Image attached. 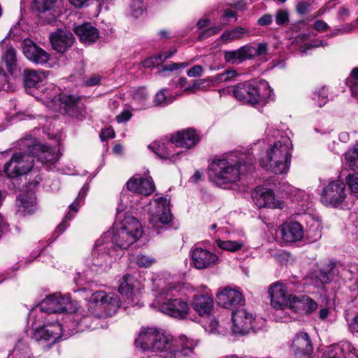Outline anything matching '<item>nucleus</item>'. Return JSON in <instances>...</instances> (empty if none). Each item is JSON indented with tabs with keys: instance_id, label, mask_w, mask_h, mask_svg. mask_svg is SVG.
<instances>
[{
	"instance_id": "obj_1",
	"label": "nucleus",
	"mask_w": 358,
	"mask_h": 358,
	"mask_svg": "<svg viewBox=\"0 0 358 358\" xmlns=\"http://www.w3.org/2000/svg\"><path fill=\"white\" fill-rule=\"evenodd\" d=\"M135 344L143 351L165 352V358H184L193 355L197 342L185 335L174 340L169 334L146 327L141 329Z\"/></svg>"
},
{
	"instance_id": "obj_2",
	"label": "nucleus",
	"mask_w": 358,
	"mask_h": 358,
	"mask_svg": "<svg viewBox=\"0 0 358 358\" xmlns=\"http://www.w3.org/2000/svg\"><path fill=\"white\" fill-rule=\"evenodd\" d=\"M254 159L243 153L232 152L215 158L208 167L210 182L219 187L233 183L253 169Z\"/></svg>"
},
{
	"instance_id": "obj_3",
	"label": "nucleus",
	"mask_w": 358,
	"mask_h": 358,
	"mask_svg": "<svg viewBox=\"0 0 358 358\" xmlns=\"http://www.w3.org/2000/svg\"><path fill=\"white\" fill-rule=\"evenodd\" d=\"M266 132L267 136H272L275 139L280 136V138L268 144L266 152L260 157V165L275 174L287 173L292 158V143L290 138L280 135L279 130L272 127L268 128Z\"/></svg>"
},
{
	"instance_id": "obj_4",
	"label": "nucleus",
	"mask_w": 358,
	"mask_h": 358,
	"mask_svg": "<svg viewBox=\"0 0 358 358\" xmlns=\"http://www.w3.org/2000/svg\"><path fill=\"white\" fill-rule=\"evenodd\" d=\"M27 325L32 330V338L44 350H49L54 344L58 342L63 336L73 332L64 334L69 324L62 325L57 322H51L50 319L45 317V314L38 310H31L27 319Z\"/></svg>"
},
{
	"instance_id": "obj_5",
	"label": "nucleus",
	"mask_w": 358,
	"mask_h": 358,
	"mask_svg": "<svg viewBox=\"0 0 358 358\" xmlns=\"http://www.w3.org/2000/svg\"><path fill=\"white\" fill-rule=\"evenodd\" d=\"M90 300V307L94 304V312L92 315L83 316L76 322V331L96 329L99 319L113 315L120 307L119 297L104 291L96 292L92 295Z\"/></svg>"
},
{
	"instance_id": "obj_6",
	"label": "nucleus",
	"mask_w": 358,
	"mask_h": 358,
	"mask_svg": "<svg viewBox=\"0 0 358 358\" xmlns=\"http://www.w3.org/2000/svg\"><path fill=\"white\" fill-rule=\"evenodd\" d=\"M233 95L243 103L259 108L272 99L273 91L267 81L261 80L255 83H238L233 90Z\"/></svg>"
},
{
	"instance_id": "obj_7",
	"label": "nucleus",
	"mask_w": 358,
	"mask_h": 358,
	"mask_svg": "<svg viewBox=\"0 0 358 358\" xmlns=\"http://www.w3.org/2000/svg\"><path fill=\"white\" fill-rule=\"evenodd\" d=\"M158 310L169 316L184 319L189 313L187 303L180 298H173L171 289H162L154 303Z\"/></svg>"
},
{
	"instance_id": "obj_8",
	"label": "nucleus",
	"mask_w": 358,
	"mask_h": 358,
	"mask_svg": "<svg viewBox=\"0 0 358 358\" xmlns=\"http://www.w3.org/2000/svg\"><path fill=\"white\" fill-rule=\"evenodd\" d=\"M231 333L234 335H245L250 329L257 330L262 327L264 320L256 319L245 309H238L232 313Z\"/></svg>"
},
{
	"instance_id": "obj_9",
	"label": "nucleus",
	"mask_w": 358,
	"mask_h": 358,
	"mask_svg": "<svg viewBox=\"0 0 358 358\" xmlns=\"http://www.w3.org/2000/svg\"><path fill=\"white\" fill-rule=\"evenodd\" d=\"M20 145L27 148L28 152L43 164L50 166L54 164L59 158L58 151L52 147L37 143L34 138H23L20 140Z\"/></svg>"
},
{
	"instance_id": "obj_10",
	"label": "nucleus",
	"mask_w": 358,
	"mask_h": 358,
	"mask_svg": "<svg viewBox=\"0 0 358 358\" xmlns=\"http://www.w3.org/2000/svg\"><path fill=\"white\" fill-rule=\"evenodd\" d=\"M25 152H17L13 155L12 158L8 162L3 169V173L9 178H16L20 176L28 173L34 165L32 155L28 150Z\"/></svg>"
},
{
	"instance_id": "obj_11",
	"label": "nucleus",
	"mask_w": 358,
	"mask_h": 358,
	"mask_svg": "<svg viewBox=\"0 0 358 358\" xmlns=\"http://www.w3.org/2000/svg\"><path fill=\"white\" fill-rule=\"evenodd\" d=\"M170 201L160 197L154 202L153 207L149 210L150 224L159 233V229L166 228V225L172 220L173 215L170 210Z\"/></svg>"
},
{
	"instance_id": "obj_12",
	"label": "nucleus",
	"mask_w": 358,
	"mask_h": 358,
	"mask_svg": "<svg viewBox=\"0 0 358 358\" xmlns=\"http://www.w3.org/2000/svg\"><path fill=\"white\" fill-rule=\"evenodd\" d=\"M71 309L72 304L69 294L62 295L60 293H55L48 296L34 310H37L38 313L42 312L45 314V317L48 318L49 314L69 312Z\"/></svg>"
},
{
	"instance_id": "obj_13",
	"label": "nucleus",
	"mask_w": 358,
	"mask_h": 358,
	"mask_svg": "<svg viewBox=\"0 0 358 358\" xmlns=\"http://www.w3.org/2000/svg\"><path fill=\"white\" fill-rule=\"evenodd\" d=\"M345 185L340 180L329 182L321 194V202L327 207L337 208L345 200Z\"/></svg>"
},
{
	"instance_id": "obj_14",
	"label": "nucleus",
	"mask_w": 358,
	"mask_h": 358,
	"mask_svg": "<svg viewBox=\"0 0 358 358\" xmlns=\"http://www.w3.org/2000/svg\"><path fill=\"white\" fill-rule=\"evenodd\" d=\"M115 249L113 243L108 242L101 236L95 243L92 254V262L95 266L106 268L113 262Z\"/></svg>"
},
{
	"instance_id": "obj_15",
	"label": "nucleus",
	"mask_w": 358,
	"mask_h": 358,
	"mask_svg": "<svg viewBox=\"0 0 358 358\" xmlns=\"http://www.w3.org/2000/svg\"><path fill=\"white\" fill-rule=\"evenodd\" d=\"M268 294L271 305L276 310L289 308L292 297L294 296L289 292L287 286L280 282L270 286Z\"/></svg>"
},
{
	"instance_id": "obj_16",
	"label": "nucleus",
	"mask_w": 358,
	"mask_h": 358,
	"mask_svg": "<svg viewBox=\"0 0 358 358\" xmlns=\"http://www.w3.org/2000/svg\"><path fill=\"white\" fill-rule=\"evenodd\" d=\"M48 99L51 100V105H58L61 113H64L70 116L78 117L80 114L81 107L79 105V97L73 95L59 94V96H47Z\"/></svg>"
},
{
	"instance_id": "obj_17",
	"label": "nucleus",
	"mask_w": 358,
	"mask_h": 358,
	"mask_svg": "<svg viewBox=\"0 0 358 358\" xmlns=\"http://www.w3.org/2000/svg\"><path fill=\"white\" fill-rule=\"evenodd\" d=\"M108 242L113 243V248L120 249H127L131 245L136 242L134 236L129 234L128 232L113 224V227L108 231L103 233L101 236Z\"/></svg>"
},
{
	"instance_id": "obj_18",
	"label": "nucleus",
	"mask_w": 358,
	"mask_h": 358,
	"mask_svg": "<svg viewBox=\"0 0 358 358\" xmlns=\"http://www.w3.org/2000/svg\"><path fill=\"white\" fill-rule=\"evenodd\" d=\"M219 262L218 256L206 249L195 247L191 251V264L197 269L211 268Z\"/></svg>"
},
{
	"instance_id": "obj_19",
	"label": "nucleus",
	"mask_w": 358,
	"mask_h": 358,
	"mask_svg": "<svg viewBox=\"0 0 358 358\" xmlns=\"http://www.w3.org/2000/svg\"><path fill=\"white\" fill-rule=\"evenodd\" d=\"M290 348L296 358H311L313 345L309 335L303 331L297 333L290 344Z\"/></svg>"
},
{
	"instance_id": "obj_20",
	"label": "nucleus",
	"mask_w": 358,
	"mask_h": 358,
	"mask_svg": "<svg viewBox=\"0 0 358 358\" xmlns=\"http://www.w3.org/2000/svg\"><path fill=\"white\" fill-rule=\"evenodd\" d=\"M255 204L258 208H282V203L275 197L273 191L257 187L252 194Z\"/></svg>"
},
{
	"instance_id": "obj_21",
	"label": "nucleus",
	"mask_w": 358,
	"mask_h": 358,
	"mask_svg": "<svg viewBox=\"0 0 358 358\" xmlns=\"http://www.w3.org/2000/svg\"><path fill=\"white\" fill-rule=\"evenodd\" d=\"M217 303L224 308H232L237 306H242L245 299L242 293L229 287H225L217 294Z\"/></svg>"
},
{
	"instance_id": "obj_22",
	"label": "nucleus",
	"mask_w": 358,
	"mask_h": 358,
	"mask_svg": "<svg viewBox=\"0 0 358 358\" xmlns=\"http://www.w3.org/2000/svg\"><path fill=\"white\" fill-rule=\"evenodd\" d=\"M343 353L345 358H358V347L349 341H343L340 345L329 346L322 353L321 358H342Z\"/></svg>"
},
{
	"instance_id": "obj_23",
	"label": "nucleus",
	"mask_w": 358,
	"mask_h": 358,
	"mask_svg": "<svg viewBox=\"0 0 358 358\" xmlns=\"http://www.w3.org/2000/svg\"><path fill=\"white\" fill-rule=\"evenodd\" d=\"M23 53L31 62L43 64L49 59V55L30 39H24L22 43Z\"/></svg>"
},
{
	"instance_id": "obj_24",
	"label": "nucleus",
	"mask_w": 358,
	"mask_h": 358,
	"mask_svg": "<svg viewBox=\"0 0 358 358\" xmlns=\"http://www.w3.org/2000/svg\"><path fill=\"white\" fill-rule=\"evenodd\" d=\"M282 241L286 243H293L302 239L304 231L302 225L297 222H286L280 228Z\"/></svg>"
},
{
	"instance_id": "obj_25",
	"label": "nucleus",
	"mask_w": 358,
	"mask_h": 358,
	"mask_svg": "<svg viewBox=\"0 0 358 358\" xmlns=\"http://www.w3.org/2000/svg\"><path fill=\"white\" fill-rule=\"evenodd\" d=\"M317 308V303L313 299L306 295L294 296L289 306V309L299 314H311Z\"/></svg>"
},
{
	"instance_id": "obj_26",
	"label": "nucleus",
	"mask_w": 358,
	"mask_h": 358,
	"mask_svg": "<svg viewBox=\"0 0 358 358\" xmlns=\"http://www.w3.org/2000/svg\"><path fill=\"white\" fill-rule=\"evenodd\" d=\"M213 305V296L207 292L195 294L192 301L193 309L202 317L210 315Z\"/></svg>"
},
{
	"instance_id": "obj_27",
	"label": "nucleus",
	"mask_w": 358,
	"mask_h": 358,
	"mask_svg": "<svg viewBox=\"0 0 358 358\" xmlns=\"http://www.w3.org/2000/svg\"><path fill=\"white\" fill-rule=\"evenodd\" d=\"M50 41L55 50L64 52L73 45L74 38L71 31L59 29L51 34Z\"/></svg>"
},
{
	"instance_id": "obj_28",
	"label": "nucleus",
	"mask_w": 358,
	"mask_h": 358,
	"mask_svg": "<svg viewBox=\"0 0 358 358\" xmlns=\"http://www.w3.org/2000/svg\"><path fill=\"white\" fill-rule=\"evenodd\" d=\"M32 8L41 13L40 17L50 23L55 20L57 10L55 9V0H29Z\"/></svg>"
},
{
	"instance_id": "obj_29",
	"label": "nucleus",
	"mask_w": 358,
	"mask_h": 358,
	"mask_svg": "<svg viewBox=\"0 0 358 358\" xmlns=\"http://www.w3.org/2000/svg\"><path fill=\"white\" fill-rule=\"evenodd\" d=\"M127 187L129 191L146 196L152 194L155 189L151 179L143 178L140 176H134L130 178L127 182Z\"/></svg>"
},
{
	"instance_id": "obj_30",
	"label": "nucleus",
	"mask_w": 358,
	"mask_h": 358,
	"mask_svg": "<svg viewBox=\"0 0 358 358\" xmlns=\"http://www.w3.org/2000/svg\"><path fill=\"white\" fill-rule=\"evenodd\" d=\"M171 141L177 147L190 149L198 143L199 137L194 129H187L173 136Z\"/></svg>"
},
{
	"instance_id": "obj_31",
	"label": "nucleus",
	"mask_w": 358,
	"mask_h": 358,
	"mask_svg": "<svg viewBox=\"0 0 358 358\" xmlns=\"http://www.w3.org/2000/svg\"><path fill=\"white\" fill-rule=\"evenodd\" d=\"M114 224L128 232L131 236H134L136 241L143 234L142 226L140 222L130 215H127L121 222H115Z\"/></svg>"
},
{
	"instance_id": "obj_32",
	"label": "nucleus",
	"mask_w": 358,
	"mask_h": 358,
	"mask_svg": "<svg viewBox=\"0 0 358 358\" xmlns=\"http://www.w3.org/2000/svg\"><path fill=\"white\" fill-rule=\"evenodd\" d=\"M252 50L243 45L237 50L225 51L224 53V59L227 63L233 65H238L245 60L250 59V56Z\"/></svg>"
},
{
	"instance_id": "obj_33",
	"label": "nucleus",
	"mask_w": 358,
	"mask_h": 358,
	"mask_svg": "<svg viewBox=\"0 0 358 358\" xmlns=\"http://www.w3.org/2000/svg\"><path fill=\"white\" fill-rule=\"evenodd\" d=\"M76 34L84 43H94L99 36V31L90 23H85L74 28Z\"/></svg>"
},
{
	"instance_id": "obj_34",
	"label": "nucleus",
	"mask_w": 358,
	"mask_h": 358,
	"mask_svg": "<svg viewBox=\"0 0 358 358\" xmlns=\"http://www.w3.org/2000/svg\"><path fill=\"white\" fill-rule=\"evenodd\" d=\"M17 212L20 215L33 213L36 209V199L33 194H21L17 199Z\"/></svg>"
},
{
	"instance_id": "obj_35",
	"label": "nucleus",
	"mask_w": 358,
	"mask_h": 358,
	"mask_svg": "<svg viewBox=\"0 0 358 358\" xmlns=\"http://www.w3.org/2000/svg\"><path fill=\"white\" fill-rule=\"evenodd\" d=\"M47 78L46 72L24 70V85L27 88H39L43 85Z\"/></svg>"
},
{
	"instance_id": "obj_36",
	"label": "nucleus",
	"mask_w": 358,
	"mask_h": 358,
	"mask_svg": "<svg viewBox=\"0 0 358 358\" xmlns=\"http://www.w3.org/2000/svg\"><path fill=\"white\" fill-rule=\"evenodd\" d=\"M173 143L171 142H157L155 141L149 145V148L161 159H169L172 162H176V156L171 154V149L173 148Z\"/></svg>"
},
{
	"instance_id": "obj_37",
	"label": "nucleus",
	"mask_w": 358,
	"mask_h": 358,
	"mask_svg": "<svg viewBox=\"0 0 358 358\" xmlns=\"http://www.w3.org/2000/svg\"><path fill=\"white\" fill-rule=\"evenodd\" d=\"M337 273V269L334 264H329L326 268L321 269L315 274V287H320L324 284L329 283Z\"/></svg>"
},
{
	"instance_id": "obj_38",
	"label": "nucleus",
	"mask_w": 358,
	"mask_h": 358,
	"mask_svg": "<svg viewBox=\"0 0 358 358\" xmlns=\"http://www.w3.org/2000/svg\"><path fill=\"white\" fill-rule=\"evenodd\" d=\"M141 289V285L134 276L130 274L124 275L119 286L118 291L122 295H128L130 293Z\"/></svg>"
},
{
	"instance_id": "obj_39",
	"label": "nucleus",
	"mask_w": 358,
	"mask_h": 358,
	"mask_svg": "<svg viewBox=\"0 0 358 358\" xmlns=\"http://www.w3.org/2000/svg\"><path fill=\"white\" fill-rule=\"evenodd\" d=\"M8 358H34V356L28 343L19 340Z\"/></svg>"
},
{
	"instance_id": "obj_40",
	"label": "nucleus",
	"mask_w": 358,
	"mask_h": 358,
	"mask_svg": "<svg viewBox=\"0 0 358 358\" xmlns=\"http://www.w3.org/2000/svg\"><path fill=\"white\" fill-rule=\"evenodd\" d=\"M248 32V31L246 29L237 27L233 29L224 31L219 39L223 43L227 44L243 38Z\"/></svg>"
},
{
	"instance_id": "obj_41",
	"label": "nucleus",
	"mask_w": 358,
	"mask_h": 358,
	"mask_svg": "<svg viewBox=\"0 0 358 358\" xmlns=\"http://www.w3.org/2000/svg\"><path fill=\"white\" fill-rule=\"evenodd\" d=\"M2 59L6 63L8 71L13 73L17 67V57L15 50L10 46L3 52Z\"/></svg>"
},
{
	"instance_id": "obj_42",
	"label": "nucleus",
	"mask_w": 358,
	"mask_h": 358,
	"mask_svg": "<svg viewBox=\"0 0 358 358\" xmlns=\"http://www.w3.org/2000/svg\"><path fill=\"white\" fill-rule=\"evenodd\" d=\"M217 245L224 250L229 252H236L241 250L244 245V242L241 240L238 241H222L218 239L216 241Z\"/></svg>"
},
{
	"instance_id": "obj_43",
	"label": "nucleus",
	"mask_w": 358,
	"mask_h": 358,
	"mask_svg": "<svg viewBox=\"0 0 358 358\" xmlns=\"http://www.w3.org/2000/svg\"><path fill=\"white\" fill-rule=\"evenodd\" d=\"M311 99L315 106L321 108L328 101V90L325 87L317 89L313 92Z\"/></svg>"
},
{
	"instance_id": "obj_44",
	"label": "nucleus",
	"mask_w": 358,
	"mask_h": 358,
	"mask_svg": "<svg viewBox=\"0 0 358 358\" xmlns=\"http://www.w3.org/2000/svg\"><path fill=\"white\" fill-rule=\"evenodd\" d=\"M346 84L350 87L352 96L358 99V67L352 70L346 79Z\"/></svg>"
},
{
	"instance_id": "obj_45",
	"label": "nucleus",
	"mask_w": 358,
	"mask_h": 358,
	"mask_svg": "<svg viewBox=\"0 0 358 358\" xmlns=\"http://www.w3.org/2000/svg\"><path fill=\"white\" fill-rule=\"evenodd\" d=\"M345 159L351 169H358V145L345 153Z\"/></svg>"
},
{
	"instance_id": "obj_46",
	"label": "nucleus",
	"mask_w": 358,
	"mask_h": 358,
	"mask_svg": "<svg viewBox=\"0 0 358 358\" xmlns=\"http://www.w3.org/2000/svg\"><path fill=\"white\" fill-rule=\"evenodd\" d=\"M166 89H162L155 94L154 103L157 106H166L173 101V97L166 95Z\"/></svg>"
},
{
	"instance_id": "obj_47",
	"label": "nucleus",
	"mask_w": 358,
	"mask_h": 358,
	"mask_svg": "<svg viewBox=\"0 0 358 358\" xmlns=\"http://www.w3.org/2000/svg\"><path fill=\"white\" fill-rule=\"evenodd\" d=\"M289 20V13L286 9H278L275 13V23L279 26L287 24Z\"/></svg>"
},
{
	"instance_id": "obj_48",
	"label": "nucleus",
	"mask_w": 358,
	"mask_h": 358,
	"mask_svg": "<svg viewBox=\"0 0 358 358\" xmlns=\"http://www.w3.org/2000/svg\"><path fill=\"white\" fill-rule=\"evenodd\" d=\"M127 296V303L134 307L140 308L143 306V303L141 301V289L138 292L130 293Z\"/></svg>"
},
{
	"instance_id": "obj_49",
	"label": "nucleus",
	"mask_w": 358,
	"mask_h": 358,
	"mask_svg": "<svg viewBox=\"0 0 358 358\" xmlns=\"http://www.w3.org/2000/svg\"><path fill=\"white\" fill-rule=\"evenodd\" d=\"M222 29V25L213 27L201 31L198 36V40L203 41L219 33Z\"/></svg>"
},
{
	"instance_id": "obj_50",
	"label": "nucleus",
	"mask_w": 358,
	"mask_h": 358,
	"mask_svg": "<svg viewBox=\"0 0 358 358\" xmlns=\"http://www.w3.org/2000/svg\"><path fill=\"white\" fill-rule=\"evenodd\" d=\"M248 48H251V55L250 58L252 59L254 57L261 56L267 54L268 52V44L266 43H260L257 45V47H253L252 45H247Z\"/></svg>"
},
{
	"instance_id": "obj_51",
	"label": "nucleus",
	"mask_w": 358,
	"mask_h": 358,
	"mask_svg": "<svg viewBox=\"0 0 358 358\" xmlns=\"http://www.w3.org/2000/svg\"><path fill=\"white\" fill-rule=\"evenodd\" d=\"M346 183L352 193L358 196V173L348 175L346 177Z\"/></svg>"
},
{
	"instance_id": "obj_52",
	"label": "nucleus",
	"mask_w": 358,
	"mask_h": 358,
	"mask_svg": "<svg viewBox=\"0 0 358 358\" xmlns=\"http://www.w3.org/2000/svg\"><path fill=\"white\" fill-rule=\"evenodd\" d=\"M74 212L69 211L63 219L62 222L57 226L56 228L55 233L57 234V237L63 233L66 229L68 227L69 224L67 223L68 221L72 220L75 217Z\"/></svg>"
},
{
	"instance_id": "obj_53",
	"label": "nucleus",
	"mask_w": 358,
	"mask_h": 358,
	"mask_svg": "<svg viewBox=\"0 0 358 358\" xmlns=\"http://www.w3.org/2000/svg\"><path fill=\"white\" fill-rule=\"evenodd\" d=\"M135 261L140 267L147 268L152 265L154 262V259L151 257L140 254L136 256Z\"/></svg>"
},
{
	"instance_id": "obj_54",
	"label": "nucleus",
	"mask_w": 358,
	"mask_h": 358,
	"mask_svg": "<svg viewBox=\"0 0 358 358\" xmlns=\"http://www.w3.org/2000/svg\"><path fill=\"white\" fill-rule=\"evenodd\" d=\"M132 96L134 100L142 102L148 99V94L145 88L138 87L132 90Z\"/></svg>"
},
{
	"instance_id": "obj_55",
	"label": "nucleus",
	"mask_w": 358,
	"mask_h": 358,
	"mask_svg": "<svg viewBox=\"0 0 358 358\" xmlns=\"http://www.w3.org/2000/svg\"><path fill=\"white\" fill-rule=\"evenodd\" d=\"M310 3L307 1H300L296 6V10L299 15H304L310 11Z\"/></svg>"
},
{
	"instance_id": "obj_56",
	"label": "nucleus",
	"mask_w": 358,
	"mask_h": 358,
	"mask_svg": "<svg viewBox=\"0 0 358 358\" xmlns=\"http://www.w3.org/2000/svg\"><path fill=\"white\" fill-rule=\"evenodd\" d=\"M206 82L205 79L194 80L192 84H189L185 88V92L190 94L194 93L198 90H201Z\"/></svg>"
},
{
	"instance_id": "obj_57",
	"label": "nucleus",
	"mask_w": 358,
	"mask_h": 358,
	"mask_svg": "<svg viewBox=\"0 0 358 358\" xmlns=\"http://www.w3.org/2000/svg\"><path fill=\"white\" fill-rule=\"evenodd\" d=\"M326 45H327L326 42H324L323 41L315 40L310 43H306L303 47H301V52L306 53L308 50L311 48L324 47Z\"/></svg>"
},
{
	"instance_id": "obj_58",
	"label": "nucleus",
	"mask_w": 358,
	"mask_h": 358,
	"mask_svg": "<svg viewBox=\"0 0 358 358\" xmlns=\"http://www.w3.org/2000/svg\"><path fill=\"white\" fill-rule=\"evenodd\" d=\"M238 73L235 70H229L225 72L217 75V80L221 82H227L229 81L236 76H237Z\"/></svg>"
},
{
	"instance_id": "obj_59",
	"label": "nucleus",
	"mask_w": 358,
	"mask_h": 358,
	"mask_svg": "<svg viewBox=\"0 0 358 358\" xmlns=\"http://www.w3.org/2000/svg\"><path fill=\"white\" fill-rule=\"evenodd\" d=\"M132 15L137 17L141 15L143 12V6L142 1L141 0H134L133 4L131 5Z\"/></svg>"
},
{
	"instance_id": "obj_60",
	"label": "nucleus",
	"mask_w": 358,
	"mask_h": 358,
	"mask_svg": "<svg viewBox=\"0 0 358 358\" xmlns=\"http://www.w3.org/2000/svg\"><path fill=\"white\" fill-rule=\"evenodd\" d=\"M29 172V185L30 187H36L41 182L42 178L32 169Z\"/></svg>"
},
{
	"instance_id": "obj_61",
	"label": "nucleus",
	"mask_w": 358,
	"mask_h": 358,
	"mask_svg": "<svg viewBox=\"0 0 358 358\" xmlns=\"http://www.w3.org/2000/svg\"><path fill=\"white\" fill-rule=\"evenodd\" d=\"M273 22V16L265 13L257 20V24L261 27L268 26Z\"/></svg>"
},
{
	"instance_id": "obj_62",
	"label": "nucleus",
	"mask_w": 358,
	"mask_h": 358,
	"mask_svg": "<svg viewBox=\"0 0 358 358\" xmlns=\"http://www.w3.org/2000/svg\"><path fill=\"white\" fill-rule=\"evenodd\" d=\"M203 71V67L201 65H195L187 71V76L189 77H197L201 76Z\"/></svg>"
},
{
	"instance_id": "obj_63",
	"label": "nucleus",
	"mask_w": 358,
	"mask_h": 358,
	"mask_svg": "<svg viewBox=\"0 0 358 358\" xmlns=\"http://www.w3.org/2000/svg\"><path fill=\"white\" fill-rule=\"evenodd\" d=\"M132 113L129 110L122 111L120 115L116 117L117 121L120 123L125 122L130 120Z\"/></svg>"
},
{
	"instance_id": "obj_64",
	"label": "nucleus",
	"mask_w": 358,
	"mask_h": 358,
	"mask_svg": "<svg viewBox=\"0 0 358 358\" xmlns=\"http://www.w3.org/2000/svg\"><path fill=\"white\" fill-rule=\"evenodd\" d=\"M175 52H176V50H170V51L166 52L164 54L159 55V57L157 58H155V59L156 60L155 63L157 64H158L159 63L163 62L166 59L171 58L174 55Z\"/></svg>"
}]
</instances>
